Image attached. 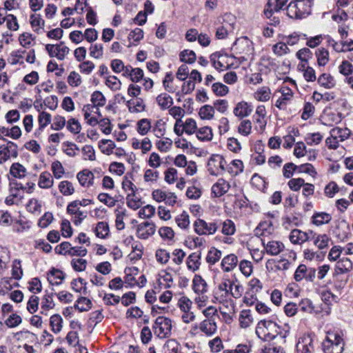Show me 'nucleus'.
I'll return each instance as SVG.
<instances>
[{
    "mask_svg": "<svg viewBox=\"0 0 353 353\" xmlns=\"http://www.w3.org/2000/svg\"><path fill=\"white\" fill-rule=\"evenodd\" d=\"M257 336L264 341H270L279 336L281 339L285 338V333L283 334L281 327L274 320H261L256 327Z\"/></svg>",
    "mask_w": 353,
    "mask_h": 353,
    "instance_id": "obj_1",
    "label": "nucleus"
},
{
    "mask_svg": "<svg viewBox=\"0 0 353 353\" xmlns=\"http://www.w3.org/2000/svg\"><path fill=\"white\" fill-rule=\"evenodd\" d=\"M343 332L340 330H330L323 343V349L325 353H342L344 350L345 342Z\"/></svg>",
    "mask_w": 353,
    "mask_h": 353,
    "instance_id": "obj_2",
    "label": "nucleus"
},
{
    "mask_svg": "<svg viewBox=\"0 0 353 353\" xmlns=\"http://www.w3.org/2000/svg\"><path fill=\"white\" fill-rule=\"evenodd\" d=\"M313 0H294L287 6V14L292 19L305 18L311 13Z\"/></svg>",
    "mask_w": 353,
    "mask_h": 353,
    "instance_id": "obj_3",
    "label": "nucleus"
},
{
    "mask_svg": "<svg viewBox=\"0 0 353 353\" xmlns=\"http://www.w3.org/2000/svg\"><path fill=\"white\" fill-rule=\"evenodd\" d=\"M221 25L216 28V37L218 39H223L234 30L236 24V17L231 13H225L219 19Z\"/></svg>",
    "mask_w": 353,
    "mask_h": 353,
    "instance_id": "obj_4",
    "label": "nucleus"
},
{
    "mask_svg": "<svg viewBox=\"0 0 353 353\" xmlns=\"http://www.w3.org/2000/svg\"><path fill=\"white\" fill-rule=\"evenodd\" d=\"M172 327L171 319L163 316L156 319L153 326L154 334L160 339L170 337L172 334Z\"/></svg>",
    "mask_w": 353,
    "mask_h": 353,
    "instance_id": "obj_5",
    "label": "nucleus"
},
{
    "mask_svg": "<svg viewBox=\"0 0 353 353\" xmlns=\"http://www.w3.org/2000/svg\"><path fill=\"white\" fill-rule=\"evenodd\" d=\"M194 232L199 235H210L214 234L219 228L216 221L207 223L203 219H198L194 222Z\"/></svg>",
    "mask_w": 353,
    "mask_h": 353,
    "instance_id": "obj_6",
    "label": "nucleus"
},
{
    "mask_svg": "<svg viewBox=\"0 0 353 353\" xmlns=\"http://www.w3.org/2000/svg\"><path fill=\"white\" fill-rule=\"evenodd\" d=\"M19 155L18 145L12 141H8L6 144L0 145V164L10 158H17Z\"/></svg>",
    "mask_w": 353,
    "mask_h": 353,
    "instance_id": "obj_7",
    "label": "nucleus"
},
{
    "mask_svg": "<svg viewBox=\"0 0 353 353\" xmlns=\"http://www.w3.org/2000/svg\"><path fill=\"white\" fill-rule=\"evenodd\" d=\"M226 161L224 158L219 155H213L208 161V171L212 175H218L221 172L225 170Z\"/></svg>",
    "mask_w": 353,
    "mask_h": 353,
    "instance_id": "obj_8",
    "label": "nucleus"
},
{
    "mask_svg": "<svg viewBox=\"0 0 353 353\" xmlns=\"http://www.w3.org/2000/svg\"><path fill=\"white\" fill-rule=\"evenodd\" d=\"M316 275V270L314 268H307L305 265L301 264L296 268L294 278L296 281H301L303 279L309 281H312Z\"/></svg>",
    "mask_w": 353,
    "mask_h": 353,
    "instance_id": "obj_9",
    "label": "nucleus"
},
{
    "mask_svg": "<svg viewBox=\"0 0 353 353\" xmlns=\"http://www.w3.org/2000/svg\"><path fill=\"white\" fill-rule=\"evenodd\" d=\"M252 43L248 37H242L235 41L232 50L236 54H248L252 50Z\"/></svg>",
    "mask_w": 353,
    "mask_h": 353,
    "instance_id": "obj_10",
    "label": "nucleus"
},
{
    "mask_svg": "<svg viewBox=\"0 0 353 353\" xmlns=\"http://www.w3.org/2000/svg\"><path fill=\"white\" fill-rule=\"evenodd\" d=\"M156 230V225L152 222L145 221L137 226V235L141 239H147L153 235Z\"/></svg>",
    "mask_w": 353,
    "mask_h": 353,
    "instance_id": "obj_11",
    "label": "nucleus"
},
{
    "mask_svg": "<svg viewBox=\"0 0 353 353\" xmlns=\"http://www.w3.org/2000/svg\"><path fill=\"white\" fill-rule=\"evenodd\" d=\"M288 0H268L265 9L264 14L267 18H271L274 12L283 9Z\"/></svg>",
    "mask_w": 353,
    "mask_h": 353,
    "instance_id": "obj_12",
    "label": "nucleus"
},
{
    "mask_svg": "<svg viewBox=\"0 0 353 353\" xmlns=\"http://www.w3.org/2000/svg\"><path fill=\"white\" fill-rule=\"evenodd\" d=\"M262 243L267 254L270 256L279 254L285 248L284 244L279 241H270L265 243V239H262Z\"/></svg>",
    "mask_w": 353,
    "mask_h": 353,
    "instance_id": "obj_13",
    "label": "nucleus"
},
{
    "mask_svg": "<svg viewBox=\"0 0 353 353\" xmlns=\"http://www.w3.org/2000/svg\"><path fill=\"white\" fill-rule=\"evenodd\" d=\"M253 111V107L246 101H242L236 103L234 108V114L241 119L248 117Z\"/></svg>",
    "mask_w": 353,
    "mask_h": 353,
    "instance_id": "obj_14",
    "label": "nucleus"
},
{
    "mask_svg": "<svg viewBox=\"0 0 353 353\" xmlns=\"http://www.w3.org/2000/svg\"><path fill=\"white\" fill-rule=\"evenodd\" d=\"M280 92H281V96L276 101L275 106L280 110H284L288 101L292 97L293 92L288 87L281 88Z\"/></svg>",
    "mask_w": 353,
    "mask_h": 353,
    "instance_id": "obj_15",
    "label": "nucleus"
},
{
    "mask_svg": "<svg viewBox=\"0 0 353 353\" xmlns=\"http://www.w3.org/2000/svg\"><path fill=\"white\" fill-rule=\"evenodd\" d=\"M290 241L293 244L301 245L304 242L310 240V236L306 232H303L298 229H294L291 231Z\"/></svg>",
    "mask_w": 353,
    "mask_h": 353,
    "instance_id": "obj_16",
    "label": "nucleus"
},
{
    "mask_svg": "<svg viewBox=\"0 0 353 353\" xmlns=\"http://www.w3.org/2000/svg\"><path fill=\"white\" fill-rule=\"evenodd\" d=\"M201 251L190 254L186 259L188 269L192 272H196V270H198L201 265Z\"/></svg>",
    "mask_w": 353,
    "mask_h": 353,
    "instance_id": "obj_17",
    "label": "nucleus"
},
{
    "mask_svg": "<svg viewBox=\"0 0 353 353\" xmlns=\"http://www.w3.org/2000/svg\"><path fill=\"white\" fill-rule=\"evenodd\" d=\"M230 185L223 179H219L212 187V192L216 197L225 194L230 189Z\"/></svg>",
    "mask_w": 353,
    "mask_h": 353,
    "instance_id": "obj_18",
    "label": "nucleus"
},
{
    "mask_svg": "<svg viewBox=\"0 0 353 353\" xmlns=\"http://www.w3.org/2000/svg\"><path fill=\"white\" fill-rule=\"evenodd\" d=\"M297 353H313L314 346L312 340L310 336L299 340L296 344Z\"/></svg>",
    "mask_w": 353,
    "mask_h": 353,
    "instance_id": "obj_19",
    "label": "nucleus"
},
{
    "mask_svg": "<svg viewBox=\"0 0 353 353\" xmlns=\"http://www.w3.org/2000/svg\"><path fill=\"white\" fill-rule=\"evenodd\" d=\"M192 290L197 294H203L208 290V285L205 281L199 274L194 276L192 281Z\"/></svg>",
    "mask_w": 353,
    "mask_h": 353,
    "instance_id": "obj_20",
    "label": "nucleus"
},
{
    "mask_svg": "<svg viewBox=\"0 0 353 353\" xmlns=\"http://www.w3.org/2000/svg\"><path fill=\"white\" fill-rule=\"evenodd\" d=\"M64 279L65 274L63 271L54 268L50 270L48 280L51 285H59L62 283Z\"/></svg>",
    "mask_w": 353,
    "mask_h": 353,
    "instance_id": "obj_21",
    "label": "nucleus"
},
{
    "mask_svg": "<svg viewBox=\"0 0 353 353\" xmlns=\"http://www.w3.org/2000/svg\"><path fill=\"white\" fill-rule=\"evenodd\" d=\"M199 328L201 331L207 336L213 335L217 330V325L215 319H205L201 323Z\"/></svg>",
    "mask_w": 353,
    "mask_h": 353,
    "instance_id": "obj_22",
    "label": "nucleus"
},
{
    "mask_svg": "<svg viewBox=\"0 0 353 353\" xmlns=\"http://www.w3.org/2000/svg\"><path fill=\"white\" fill-rule=\"evenodd\" d=\"M332 220V215L325 212H314L312 216V222L316 226L329 223Z\"/></svg>",
    "mask_w": 353,
    "mask_h": 353,
    "instance_id": "obj_23",
    "label": "nucleus"
},
{
    "mask_svg": "<svg viewBox=\"0 0 353 353\" xmlns=\"http://www.w3.org/2000/svg\"><path fill=\"white\" fill-rule=\"evenodd\" d=\"M238 258L234 254L225 256L221 261V266L225 272L232 271L237 265Z\"/></svg>",
    "mask_w": 353,
    "mask_h": 353,
    "instance_id": "obj_24",
    "label": "nucleus"
},
{
    "mask_svg": "<svg viewBox=\"0 0 353 353\" xmlns=\"http://www.w3.org/2000/svg\"><path fill=\"white\" fill-rule=\"evenodd\" d=\"M77 179L83 186H90L93 184L94 174L88 170H83L77 174Z\"/></svg>",
    "mask_w": 353,
    "mask_h": 353,
    "instance_id": "obj_25",
    "label": "nucleus"
},
{
    "mask_svg": "<svg viewBox=\"0 0 353 353\" xmlns=\"http://www.w3.org/2000/svg\"><path fill=\"white\" fill-rule=\"evenodd\" d=\"M318 83L326 89H331L336 85V81L329 73H323L317 79Z\"/></svg>",
    "mask_w": 353,
    "mask_h": 353,
    "instance_id": "obj_26",
    "label": "nucleus"
},
{
    "mask_svg": "<svg viewBox=\"0 0 353 353\" xmlns=\"http://www.w3.org/2000/svg\"><path fill=\"white\" fill-rule=\"evenodd\" d=\"M225 57L219 54L218 52L213 53L210 56V61L214 68L219 71H223L228 68V65H225L223 63Z\"/></svg>",
    "mask_w": 353,
    "mask_h": 353,
    "instance_id": "obj_27",
    "label": "nucleus"
},
{
    "mask_svg": "<svg viewBox=\"0 0 353 353\" xmlns=\"http://www.w3.org/2000/svg\"><path fill=\"white\" fill-rule=\"evenodd\" d=\"M232 281L230 280H226L224 282L220 283L218 286V290L221 293L218 296L215 298L219 301L222 302L226 299L228 296L230 294V283Z\"/></svg>",
    "mask_w": 353,
    "mask_h": 353,
    "instance_id": "obj_28",
    "label": "nucleus"
},
{
    "mask_svg": "<svg viewBox=\"0 0 353 353\" xmlns=\"http://www.w3.org/2000/svg\"><path fill=\"white\" fill-rule=\"evenodd\" d=\"M350 134V130L346 128H334L330 130V135L337 139L339 141H343L347 139Z\"/></svg>",
    "mask_w": 353,
    "mask_h": 353,
    "instance_id": "obj_29",
    "label": "nucleus"
},
{
    "mask_svg": "<svg viewBox=\"0 0 353 353\" xmlns=\"http://www.w3.org/2000/svg\"><path fill=\"white\" fill-rule=\"evenodd\" d=\"M152 129L151 120L149 119H141L137 123V131L141 135H146Z\"/></svg>",
    "mask_w": 353,
    "mask_h": 353,
    "instance_id": "obj_30",
    "label": "nucleus"
},
{
    "mask_svg": "<svg viewBox=\"0 0 353 353\" xmlns=\"http://www.w3.org/2000/svg\"><path fill=\"white\" fill-rule=\"evenodd\" d=\"M128 110L130 112H141L145 110V105L141 98H137L135 100H129L127 102Z\"/></svg>",
    "mask_w": 353,
    "mask_h": 353,
    "instance_id": "obj_31",
    "label": "nucleus"
},
{
    "mask_svg": "<svg viewBox=\"0 0 353 353\" xmlns=\"http://www.w3.org/2000/svg\"><path fill=\"white\" fill-rule=\"evenodd\" d=\"M271 90L268 86L259 88L254 93V97L258 101L265 102L270 99Z\"/></svg>",
    "mask_w": 353,
    "mask_h": 353,
    "instance_id": "obj_32",
    "label": "nucleus"
},
{
    "mask_svg": "<svg viewBox=\"0 0 353 353\" xmlns=\"http://www.w3.org/2000/svg\"><path fill=\"white\" fill-rule=\"evenodd\" d=\"M157 102L161 110H167L173 104L172 98L167 93H162L157 96Z\"/></svg>",
    "mask_w": 353,
    "mask_h": 353,
    "instance_id": "obj_33",
    "label": "nucleus"
},
{
    "mask_svg": "<svg viewBox=\"0 0 353 353\" xmlns=\"http://www.w3.org/2000/svg\"><path fill=\"white\" fill-rule=\"evenodd\" d=\"M53 182L54 181L50 173L43 172L39 176L38 185L41 188L48 189L53 185Z\"/></svg>",
    "mask_w": 353,
    "mask_h": 353,
    "instance_id": "obj_34",
    "label": "nucleus"
},
{
    "mask_svg": "<svg viewBox=\"0 0 353 353\" xmlns=\"http://www.w3.org/2000/svg\"><path fill=\"white\" fill-rule=\"evenodd\" d=\"M227 171L232 176H236L243 171V163L241 160H233L227 168Z\"/></svg>",
    "mask_w": 353,
    "mask_h": 353,
    "instance_id": "obj_35",
    "label": "nucleus"
},
{
    "mask_svg": "<svg viewBox=\"0 0 353 353\" xmlns=\"http://www.w3.org/2000/svg\"><path fill=\"white\" fill-rule=\"evenodd\" d=\"M30 22L34 30L37 33L39 34L41 30H43L45 21L39 14H32Z\"/></svg>",
    "mask_w": 353,
    "mask_h": 353,
    "instance_id": "obj_36",
    "label": "nucleus"
},
{
    "mask_svg": "<svg viewBox=\"0 0 353 353\" xmlns=\"http://www.w3.org/2000/svg\"><path fill=\"white\" fill-rule=\"evenodd\" d=\"M92 305V302L89 299L81 296L77 299L74 307L79 312H86L91 309Z\"/></svg>",
    "mask_w": 353,
    "mask_h": 353,
    "instance_id": "obj_37",
    "label": "nucleus"
},
{
    "mask_svg": "<svg viewBox=\"0 0 353 353\" xmlns=\"http://www.w3.org/2000/svg\"><path fill=\"white\" fill-rule=\"evenodd\" d=\"M196 137L203 141H211L213 137L212 128L208 126L199 128L196 132Z\"/></svg>",
    "mask_w": 353,
    "mask_h": 353,
    "instance_id": "obj_38",
    "label": "nucleus"
},
{
    "mask_svg": "<svg viewBox=\"0 0 353 353\" xmlns=\"http://www.w3.org/2000/svg\"><path fill=\"white\" fill-rule=\"evenodd\" d=\"M318 65L325 66L329 61V52L325 48H319L315 52Z\"/></svg>",
    "mask_w": 353,
    "mask_h": 353,
    "instance_id": "obj_39",
    "label": "nucleus"
},
{
    "mask_svg": "<svg viewBox=\"0 0 353 353\" xmlns=\"http://www.w3.org/2000/svg\"><path fill=\"white\" fill-rule=\"evenodd\" d=\"M99 147L103 154L110 155L113 152V149L115 148V143L110 139H102L99 143Z\"/></svg>",
    "mask_w": 353,
    "mask_h": 353,
    "instance_id": "obj_40",
    "label": "nucleus"
},
{
    "mask_svg": "<svg viewBox=\"0 0 353 353\" xmlns=\"http://www.w3.org/2000/svg\"><path fill=\"white\" fill-rule=\"evenodd\" d=\"M273 230L272 223L270 221H263L259 223L255 230L256 235L266 236Z\"/></svg>",
    "mask_w": 353,
    "mask_h": 353,
    "instance_id": "obj_41",
    "label": "nucleus"
},
{
    "mask_svg": "<svg viewBox=\"0 0 353 353\" xmlns=\"http://www.w3.org/2000/svg\"><path fill=\"white\" fill-rule=\"evenodd\" d=\"M336 268L340 273H345L352 269V263L347 257H342L336 263Z\"/></svg>",
    "mask_w": 353,
    "mask_h": 353,
    "instance_id": "obj_42",
    "label": "nucleus"
},
{
    "mask_svg": "<svg viewBox=\"0 0 353 353\" xmlns=\"http://www.w3.org/2000/svg\"><path fill=\"white\" fill-rule=\"evenodd\" d=\"M152 130L156 137L161 138L163 137L165 134V122L163 119L156 121L154 125H152Z\"/></svg>",
    "mask_w": 353,
    "mask_h": 353,
    "instance_id": "obj_43",
    "label": "nucleus"
},
{
    "mask_svg": "<svg viewBox=\"0 0 353 353\" xmlns=\"http://www.w3.org/2000/svg\"><path fill=\"white\" fill-rule=\"evenodd\" d=\"M331 239L325 234H318L314 241V244L319 249L323 250L328 247Z\"/></svg>",
    "mask_w": 353,
    "mask_h": 353,
    "instance_id": "obj_44",
    "label": "nucleus"
},
{
    "mask_svg": "<svg viewBox=\"0 0 353 353\" xmlns=\"http://www.w3.org/2000/svg\"><path fill=\"white\" fill-rule=\"evenodd\" d=\"M63 319L59 314H54L50 317V325L52 328V331L55 334L61 332L62 329Z\"/></svg>",
    "mask_w": 353,
    "mask_h": 353,
    "instance_id": "obj_45",
    "label": "nucleus"
},
{
    "mask_svg": "<svg viewBox=\"0 0 353 353\" xmlns=\"http://www.w3.org/2000/svg\"><path fill=\"white\" fill-rule=\"evenodd\" d=\"M10 172L14 177L23 178L26 176V169L19 163H14L11 165Z\"/></svg>",
    "mask_w": 353,
    "mask_h": 353,
    "instance_id": "obj_46",
    "label": "nucleus"
},
{
    "mask_svg": "<svg viewBox=\"0 0 353 353\" xmlns=\"http://www.w3.org/2000/svg\"><path fill=\"white\" fill-rule=\"evenodd\" d=\"M221 257V252L216 248L212 247L210 248V250L208 251L207 256H206V261L210 265H214L217 261H219V259Z\"/></svg>",
    "mask_w": 353,
    "mask_h": 353,
    "instance_id": "obj_47",
    "label": "nucleus"
},
{
    "mask_svg": "<svg viewBox=\"0 0 353 353\" xmlns=\"http://www.w3.org/2000/svg\"><path fill=\"white\" fill-rule=\"evenodd\" d=\"M222 230L221 232L227 236H230L234 234L236 231V227L234 223L230 219H226L221 222Z\"/></svg>",
    "mask_w": 353,
    "mask_h": 353,
    "instance_id": "obj_48",
    "label": "nucleus"
},
{
    "mask_svg": "<svg viewBox=\"0 0 353 353\" xmlns=\"http://www.w3.org/2000/svg\"><path fill=\"white\" fill-rule=\"evenodd\" d=\"M109 226L105 222H99L95 228L96 236L99 238L105 239L108 235Z\"/></svg>",
    "mask_w": 353,
    "mask_h": 353,
    "instance_id": "obj_49",
    "label": "nucleus"
},
{
    "mask_svg": "<svg viewBox=\"0 0 353 353\" xmlns=\"http://www.w3.org/2000/svg\"><path fill=\"white\" fill-rule=\"evenodd\" d=\"M91 101L94 107H103L105 105L106 99L100 91H94L91 96Z\"/></svg>",
    "mask_w": 353,
    "mask_h": 353,
    "instance_id": "obj_50",
    "label": "nucleus"
},
{
    "mask_svg": "<svg viewBox=\"0 0 353 353\" xmlns=\"http://www.w3.org/2000/svg\"><path fill=\"white\" fill-rule=\"evenodd\" d=\"M180 60L187 63H193L195 62L196 56L194 51L190 50H184L179 54Z\"/></svg>",
    "mask_w": 353,
    "mask_h": 353,
    "instance_id": "obj_51",
    "label": "nucleus"
},
{
    "mask_svg": "<svg viewBox=\"0 0 353 353\" xmlns=\"http://www.w3.org/2000/svg\"><path fill=\"white\" fill-rule=\"evenodd\" d=\"M199 114L202 119H212L214 115V108L210 105H205L200 108Z\"/></svg>",
    "mask_w": 353,
    "mask_h": 353,
    "instance_id": "obj_52",
    "label": "nucleus"
},
{
    "mask_svg": "<svg viewBox=\"0 0 353 353\" xmlns=\"http://www.w3.org/2000/svg\"><path fill=\"white\" fill-rule=\"evenodd\" d=\"M59 189L65 196L72 195L74 192L72 183L69 181H63L59 183Z\"/></svg>",
    "mask_w": 353,
    "mask_h": 353,
    "instance_id": "obj_53",
    "label": "nucleus"
},
{
    "mask_svg": "<svg viewBox=\"0 0 353 353\" xmlns=\"http://www.w3.org/2000/svg\"><path fill=\"white\" fill-rule=\"evenodd\" d=\"M243 292V286L238 283L237 280L230 283V294H231L234 299L240 298Z\"/></svg>",
    "mask_w": 353,
    "mask_h": 353,
    "instance_id": "obj_54",
    "label": "nucleus"
},
{
    "mask_svg": "<svg viewBox=\"0 0 353 353\" xmlns=\"http://www.w3.org/2000/svg\"><path fill=\"white\" fill-rule=\"evenodd\" d=\"M297 305L301 312L308 314H312L314 309L312 301L309 299H301Z\"/></svg>",
    "mask_w": 353,
    "mask_h": 353,
    "instance_id": "obj_55",
    "label": "nucleus"
},
{
    "mask_svg": "<svg viewBox=\"0 0 353 353\" xmlns=\"http://www.w3.org/2000/svg\"><path fill=\"white\" fill-rule=\"evenodd\" d=\"M313 57V54L312 51L307 48H303L299 50L296 52V57L305 64H307L309 59H312Z\"/></svg>",
    "mask_w": 353,
    "mask_h": 353,
    "instance_id": "obj_56",
    "label": "nucleus"
},
{
    "mask_svg": "<svg viewBox=\"0 0 353 353\" xmlns=\"http://www.w3.org/2000/svg\"><path fill=\"white\" fill-rule=\"evenodd\" d=\"M175 221L177 223V225L181 229L188 228L190 225L188 214L185 211H183L181 214L178 215L175 218Z\"/></svg>",
    "mask_w": 353,
    "mask_h": 353,
    "instance_id": "obj_57",
    "label": "nucleus"
},
{
    "mask_svg": "<svg viewBox=\"0 0 353 353\" xmlns=\"http://www.w3.org/2000/svg\"><path fill=\"white\" fill-rule=\"evenodd\" d=\"M125 281L129 285H133L135 281L134 275L139 272V269L137 267L126 268L125 269Z\"/></svg>",
    "mask_w": 353,
    "mask_h": 353,
    "instance_id": "obj_58",
    "label": "nucleus"
},
{
    "mask_svg": "<svg viewBox=\"0 0 353 353\" xmlns=\"http://www.w3.org/2000/svg\"><path fill=\"white\" fill-rule=\"evenodd\" d=\"M183 127H184L185 132L188 134H193L196 132V122L194 119L188 118L183 123Z\"/></svg>",
    "mask_w": 353,
    "mask_h": 353,
    "instance_id": "obj_59",
    "label": "nucleus"
},
{
    "mask_svg": "<svg viewBox=\"0 0 353 353\" xmlns=\"http://www.w3.org/2000/svg\"><path fill=\"white\" fill-rule=\"evenodd\" d=\"M323 139V136L319 132L308 133L305 137V141L307 145H318Z\"/></svg>",
    "mask_w": 353,
    "mask_h": 353,
    "instance_id": "obj_60",
    "label": "nucleus"
},
{
    "mask_svg": "<svg viewBox=\"0 0 353 353\" xmlns=\"http://www.w3.org/2000/svg\"><path fill=\"white\" fill-rule=\"evenodd\" d=\"M90 55L97 59L102 58L103 55V47L101 43L92 45L90 48Z\"/></svg>",
    "mask_w": 353,
    "mask_h": 353,
    "instance_id": "obj_61",
    "label": "nucleus"
},
{
    "mask_svg": "<svg viewBox=\"0 0 353 353\" xmlns=\"http://www.w3.org/2000/svg\"><path fill=\"white\" fill-rule=\"evenodd\" d=\"M213 92L217 96H225L229 92V88L227 85L222 83H214L212 85Z\"/></svg>",
    "mask_w": 353,
    "mask_h": 353,
    "instance_id": "obj_62",
    "label": "nucleus"
},
{
    "mask_svg": "<svg viewBox=\"0 0 353 353\" xmlns=\"http://www.w3.org/2000/svg\"><path fill=\"white\" fill-rule=\"evenodd\" d=\"M339 71L343 76H349L353 72V65L348 61L344 60L339 66Z\"/></svg>",
    "mask_w": 353,
    "mask_h": 353,
    "instance_id": "obj_63",
    "label": "nucleus"
},
{
    "mask_svg": "<svg viewBox=\"0 0 353 353\" xmlns=\"http://www.w3.org/2000/svg\"><path fill=\"white\" fill-rule=\"evenodd\" d=\"M105 85L112 90L116 91L121 88V83L116 76H109L106 78Z\"/></svg>",
    "mask_w": 353,
    "mask_h": 353,
    "instance_id": "obj_64",
    "label": "nucleus"
}]
</instances>
